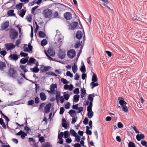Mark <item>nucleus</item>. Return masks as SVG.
I'll use <instances>...</instances> for the list:
<instances>
[{
  "label": "nucleus",
  "instance_id": "nucleus-51",
  "mask_svg": "<svg viewBox=\"0 0 147 147\" xmlns=\"http://www.w3.org/2000/svg\"><path fill=\"white\" fill-rule=\"evenodd\" d=\"M0 53L1 55L4 56L6 54L7 52L5 50H3L2 51H0Z\"/></svg>",
  "mask_w": 147,
  "mask_h": 147
},
{
  "label": "nucleus",
  "instance_id": "nucleus-50",
  "mask_svg": "<svg viewBox=\"0 0 147 147\" xmlns=\"http://www.w3.org/2000/svg\"><path fill=\"white\" fill-rule=\"evenodd\" d=\"M103 2V5L105 6H107L108 3V1L107 0H101Z\"/></svg>",
  "mask_w": 147,
  "mask_h": 147
},
{
  "label": "nucleus",
  "instance_id": "nucleus-52",
  "mask_svg": "<svg viewBox=\"0 0 147 147\" xmlns=\"http://www.w3.org/2000/svg\"><path fill=\"white\" fill-rule=\"evenodd\" d=\"M63 133L62 132H61L58 135V139H62L63 137Z\"/></svg>",
  "mask_w": 147,
  "mask_h": 147
},
{
  "label": "nucleus",
  "instance_id": "nucleus-13",
  "mask_svg": "<svg viewBox=\"0 0 147 147\" xmlns=\"http://www.w3.org/2000/svg\"><path fill=\"white\" fill-rule=\"evenodd\" d=\"M51 106V104H48L45 106L44 110L46 113H48L50 111V109Z\"/></svg>",
  "mask_w": 147,
  "mask_h": 147
},
{
  "label": "nucleus",
  "instance_id": "nucleus-14",
  "mask_svg": "<svg viewBox=\"0 0 147 147\" xmlns=\"http://www.w3.org/2000/svg\"><path fill=\"white\" fill-rule=\"evenodd\" d=\"M50 69V67H45L43 65H42L40 67V70L42 72H44Z\"/></svg>",
  "mask_w": 147,
  "mask_h": 147
},
{
  "label": "nucleus",
  "instance_id": "nucleus-53",
  "mask_svg": "<svg viewBox=\"0 0 147 147\" xmlns=\"http://www.w3.org/2000/svg\"><path fill=\"white\" fill-rule=\"evenodd\" d=\"M75 137V140L77 141V142H79L80 141V137L77 135Z\"/></svg>",
  "mask_w": 147,
  "mask_h": 147
},
{
  "label": "nucleus",
  "instance_id": "nucleus-33",
  "mask_svg": "<svg viewBox=\"0 0 147 147\" xmlns=\"http://www.w3.org/2000/svg\"><path fill=\"white\" fill-rule=\"evenodd\" d=\"M96 82H92L90 83V85L92 86V88H93L94 87L97 86L98 85V84L97 82L95 83Z\"/></svg>",
  "mask_w": 147,
  "mask_h": 147
},
{
  "label": "nucleus",
  "instance_id": "nucleus-46",
  "mask_svg": "<svg viewBox=\"0 0 147 147\" xmlns=\"http://www.w3.org/2000/svg\"><path fill=\"white\" fill-rule=\"evenodd\" d=\"M14 12V10H11L7 12V14L9 16H11L12 13Z\"/></svg>",
  "mask_w": 147,
  "mask_h": 147
},
{
  "label": "nucleus",
  "instance_id": "nucleus-19",
  "mask_svg": "<svg viewBox=\"0 0 147 147\" xmlns=\"http://www.w3.org/2000/svg\"><path fill=\"white\" fill-rule=\"evenodd\" d=\"M76 36L78 39H80L81 38L82 36V32L80 31H78L76 34Z\"/></svg>",
  "mask_w": 147,
  "mask_h": 147
},
{
  "label": "nucleus",
  "instance_id": "nucleus-43",
  "mask_svg": "<svg viewBox=\"0 0 147 147\" xmlns=\"http://www.w3.org/2000/svg\"><path fill=\"white\" fill-rule=\"evenodd\" d=\"M21 41V39H18L17 40L16 42V45H16V46L17 47H18L19 44L20 43Z\"/></svg>",
  "mask_w": 147,
  "mask_h": 147
},
{
  "label": "nucleus",
  "instance_id": "nucleus-8",
  "mask_svg": "<svg viewBox=\"0 0 147 147\" xmlns=\"http://www.w3.org/2000/svg\"><path fill=\"white\" fill-rule=\"evenodd\" d=\"M67 55L69 58H73L76 55L75 51L73 49L71 50L68 52Z\"/></svg>",
  "mask_w": 147,
  "mask_h": 147
},
{
  "label": "nucleus",
  "instance_id": "nucleus-45",
  "mask_svg": "<svg viewBox=\"0 0 147 147\" xmlns=\"http://www.w3.org/2000/svg\"><path fill=\"white\" fill-rule=\"evenodd\" d=\"M80 41H77L74 47L76 48H78L80 47Z\"/></svg>",
  "mask_w": 147,
  "mask_h": 147
},
{
  "label": "nucleus",
  "instance_id": "nucleus-23",
  "mask_svg": "<svg viewBox=\"0 0 147 147\" xmlns=\"http://www.w3.org/2000/svg\"><path fill=\"white\" fill-rule=\"evenodd\" d=\"M41 99L42 100H45L46 99V96L44 92H41L40 94Z\"/></svg>",
  "mask_w": 147,
  "mask_h": 147
},
{
  "label": "nucleus",
  "instance_id": "nucleus-31",
  "mask_svg": "<svg viewBox=\"0 0 147 147\" xmlns=\"http://www.w3.org/2000/svg\"><path fill=\"white\" fill-rule=\"evenodd\" d=\"M87 115L89 118H92L93 116V113L92 111H88L87 114Z\"/></svg>",
  "mask_w": 147,
  "mask_h": 147
},
{
  "label": "nucleus",
  "instance_id": "nucleus-38",
  "mask_svg": "<svg viewBox=\"0 0 147 147\" xmlns=\"http://www.w3.org/2000/svg\"><path fill=\"white\" fill-rule=\"evenodd\" d=\"M70 133L74 136H76L77 134V133L73 129H71Z\"/></svg>",
  "mask_w": 147,
  "mask_h": 147
},
{
  "label": "nucleus",
  "instance_id": "nucleus-40",
  "mask_svg": "<svg viewBox=\"0 0 147 147\" xmlns=\"http://www.w3.org/2000/svg\"><path fill=\"white\" fill-rule=\"evenodd\" d=\"M80 69L82 73H84L86 71V68L84 64H83V66H82L81 67Z\"/></svg>",
  "mask_w": 147,
  "mask_h": 147
},
{
  "label": "nucleus",
  "instance_id": "nucleus-6",
  "mask_svg": "<svg viewBox=\"0 0 147 147\" xmlns=\"http://www.w3.org/2000/svg\"><path fill=\"white\" fill-rule=\"evenodd\" d=\"M57 85L56 84H51L50 86V89L51 90H47V91L49 93H50L51 94H53L54 92V91L55 89V88H57Z\"/></svg>",
  "mask_w": 147,
  "mask_h": 147
},
{
  "label": "nucleus",
  "instance_id": "nucleus-59",
  "mask_svg": "<svg viewBox=\"0 0 147 147\" xmlns=\"http://www.w3.org/2000/svg\"><path fill=\"white\" fill-rule=\"evenodd\" d=\"M88 119L86 117L83 121V123L84 124L87 125L88 124Z\"/></svg>",
  "mask_w": 147,
  "mask_h": 147
},
{
  "label": "nucleus",
  "instance_id": "nucleus-20",
  "mask_svg": "<svg viewBox=\"0 0 147 147\" xmlns=\"http://www.w3.org/2000/svg\"><path fill=\"white\" fill-rule=\"evenodd\" d=\"M9 23L8 21H6L5 22L3 26H1V29L2 30L5 29L9 26Z\"/></svg>",
  "mask_w": 147,
  "mask_h": 147
},
{
  "label": "nucleus",
  "instance_id": "nucleus-56",
  "mask_svg": "<svg viewBox=\"0 0 147 147\" xmlns=\"http://www.w3.org/2000/svg\"><path fill=\"white\" fill-rule=\"evenodd\" d=\"M74 93L75 94H78L79 93V89L78 88H76L74 90Z\"/></svg>",
  "mask_w": 147,
  "mask_h": 147
},
{
  "label": "nucleus",
  "instance_id": "nucleus-60",
  "mask_svg": "<svg viewBox=\"0 0 147 147\" xmlns=\"http://www.w3.org/2000/svg\"><path fill=\"white\" fill-rule=\"evenodd\" d=\"M44 140L45 139L42 136L40 137L39 138V141H40L41 143L44 142Z\"/></svg>",
  "mask_w": 147,
  "mask_h": 147
},
{
  "label": "nucleus",
  "instance_id": "nucleus-9",
  "mask_svg": "<svg viewBox=\"0 0 147 147\" xmlns=\"http://www.w3.org/2000/svg\"><path fill=\"white\" fill-rule=\"evenodd\" d=\"M19 58L18 56L16 54H11L8 57L9 59L16 61Z\"/></svg>",
  "mask_w": 147,
  "mask_h": 147
},
{
  "label": "nucleus",
  "instance_id": "nucleus-15",
  "mask_svg": "<svg viewBox=\"0 0 147 147\" xmlns=\"http://www.w3.org/2000/svg\"><path fill=\"white\" fill-rule=\"evenodd\" d=\"M73 88V86L71 84L69 86L68 85L65 84L64 86V88L66 90H69L70 91H72Z\"/></svg>",
  "mask_w": 147,
  "mask_h": 147
},
{
  "label": "nucleus",
  "instance_id": "nucleus-4",
  "mask_svg": "<svg viewBox=\"0 0 147 147\" xmlns=\"http://www.w3.org/2000/svg\"><path fill=\"white\" fill-rule=\"evenodd\" d=\"M52 13L51 9L47 8L44 10L43 13L45 18H49L52 17Z\"/></svg>",
  "mask_w": 147,
  "mask_h": 147
},
{
  "label": "nucleus",
  "instance_id": "nucleus-26",
  "mask_svg": "<svg viewBox=\"0 0 147 147\" xmlns=\"http://www.w3.org/2000/svg\"><path fill=\"white\" fill-rule=\"evenodd\" d=\"M24 5V3H20L16 5V8L20 10L22 8Z\"/></svg>",
  "mask_w": 147,
  "mask_h": 147
},
{
  "label": "nucleus",
  "instance_id": "nucleus-2",
  "mask_svg": "<svg viewBox=\"0 0 147 147\" xmlns=\"http://www.w3.org/2000/svg\"><path fill=\"white\" fill-rule=\"evenodd\" d=\"M45 53L46 56L50 59H53L50 57V56L54 57L55 55V51L53 50V48L52 47H49L48 48L47 52L45 50Z\"/></svg>",
  "mask_w": 147,
  "mask_h": 147
},
{
  "label": "nucleus",
  "instance_id": "nucleus-41",
  "mask_svg": "<svg viewBox=\"0 0 147 147\" xmlns=\"http://www.w3.org/2000/svg\"><path fill=\"white\" fill-rule=\"evenodd\" d=\"M20 55L21 57H28V54L21 51L20 53Z\"/></svg>",
  "mask_w": 147,
  "mask_h": 147
},
{
  "label": "nucleus",
  "instance_id": "nucleus-39",
  "mask_svg": "<svg viewBox=\"0 0 147 147\" xmlns=\"http://www.w3.org/2000/svg\"><path fill=\"white\" fill-rule=\"evenodd\" d=\"M23 79L22 77L21 78L19 79H17V80L18 82V83L20 85H22L23 84Z\"/></svg>",
  "mask_w": 147,
  "mask_h": 147
},
{
  "label": "nucleus",
  "instance_id": "nucleus-7",
  "mask_svg": "<svg viewBox=\"0 0 147 147\" xmlns=\"http://www.w3.org/2000/svg\"><path fill=\"white\" fill-rule=\"evenodd\" d=\"M16 45L10 43L5 44V47L7 51L11 50L15 48Z\"/></svg>",
  "mask_w": 147,
  "mask_h": 147
},
{
  "label": "nucleus",
  "instance_id": "nucleus-28",
  "mask_svg": "<svg viewBox=\"0 0 147 147\" xmlns=\"http://www.w3.org/2000/svg\"><path fill=\"white\" fill-rule=\"evenodd\" d=\"M47 41L46 39H44L42 40L40 43V45L42 46H44L47 44Z\"/></svg>",
  "mask_w": 147,
  "mask_h": 147
},
{
  "label": "nucleus",
  "instance_id": "nucleus-1",
  "mask_svg": "<svg viewBox=\"0 0 147 147\" xmlns=\"http://www.w3.org/2000/svg\"><path fill=\"white\" fill-rule=\"evenodd\" d=\"M118 100H119V104L122 108V110L125 113L127 112L128 111V108L126 105L127 103L124 99L122 97H119L118 98Z\"/></svg>",
  "mask_w": 147,
  "mask_h": 147
},
{
  "label": "nucleus",
  "instance_id": "nucleus-18",
  "mask_svg": "<svg viewBox=\"0 0 147 147\" xmlns=\"http://www.w3.org/2000/svg\"><path fill=\"white\" fill-rule=\"evenodd\" d=\"M28 58V57H27L26 58L24 57L22 58L20 61V63L22 64H25L26 63H27Z\"/></svg>",
  "mask_w": 147,
  "mask_h": 147
},
{
  "label": "nucleus",
  "instance_id": "nucleus-44",
  "mask_svg": "<svg viewBox=\"0 0 147 147\" xmlns=\"http://www.w3.org/2000/svg\"><path fill=\"white\" fill-rule=\"evenodd\" d=\"M129 147H135L136 146L134 143L133 142H130L128 144Z\"/></svg>",
  "mask_w": 147,
  "mask_h": 147
},
{
  "label": "nucleus",
  "instance_id": "nucleus-57",
  "mask_svg": "<svg viewBox=\"0 0 147 147\" xmlns=\"http://www.w3.org/2000/svg\"><path fill=\"white\" fill-rule=\"evenodd\" d=\"M88 99L90 101H93V98L92 97V95L91 94H89L88 96Z\"/></svg>",
  "mask_w": 147,
  "mask_h": 147
},
{
  "label": "nucleus",
  "instance_id": "nucleus-49",
  "mask_svg": "<svg viewBox=\"0 0 147 147\" xmlns=\"http://www.w3.org/2000/svg\"><path fill=\"white\" fill-rule=\"evenodd\" d=\"M66 74L67 76H69L71 78H72L73 77V74L69 71H67L66 72Z\"/></svg>",
  "mask_w": 147,
  "mask_h": 147
},
{
  "label": "nucleus",
  "instance_id": "nucleus-30",
  "mask_svg": "<svg viewBox=\"0 0 147 147\" xmlns=\"http://www.w3.org/2000/svg\"><path fill=\"white\" fill-rule=\"evenodd\" d=\"M30 69L32 72L37 73V62L35 63V67L33 68H31Z\"/></svg>",
  "mask_w": 147,
  "mask_h": 147
},
{
  "label": "nucleus",
  "instance_id": "nucleus-34",
  "mask_svg": "<svg viewBox=\"0 0 147 147\" xmlns=\"http://www.w3.org/2000/svg\"><path fill=\"white\" fill-rule=\"evenodd\" d=\"M61 82L65 84H67L69 82V81H67L66 79L63 78L61 79Z\"/></svg>",
  "mask_w": 147,
  "mask_h": 147
},
{
  "label": "nucleus",
  "instance_id": "nucleus-32",
  "mask_svg": "<svg viewBox=\"0 0 147 147\" xmlns=\"http://www.w3.org/2000/svg\"><path fill=\"white\" fill-rule=\"evenodd\" d=\"M20 132H22L20 136L21 138L22 139H23L25 138V136H27V134L22 130H21Z\"/></svg>",
  "mask_w": 147,
  "mask_h": 147
},
{
  "label": "nucleus",
  "instance_id": "nucleus-55",
  "mask_svg": "<svg viewBox=\"0 0 147 147\" xmlns=\"http://www.w3.org/2000/svg\"><path fill=\"white\" fill-rule=\"evenodd\" d=\"M24 129L26 131V134L28 133L29 130H31V129L29 127L27 126H25L24 127Z\"/></svg>",
  "mask_w": 147,
  "mask_h": 147
},
{
  "label": "nucleus",
  "instance_id": "nucleus-58",
  "mask_svg": "<svg viewBox=\"0 0 147 147\" xmlns=\"http://www.w3.org/2000/svg\"><path fill=\"white\" fill-rule=\"evenodd\" d=\"M36 9H37V6H35L34 7H33L31 11V13L32 14H34V11H35V10Z\"/></svg>",
  "mask_w": 147,
  "mask_h": 147
},
{
  "label": "nucleus",
  "instance_id": "nucleus-10",
  "mask_svg": "<svg viewBox=\"0 0 147 147\" xmlns=\"http://www.w3.org/2000/svg\"><path fill=\"white\" fill-rule=\"evenodd\" d=\"M78 25V23L77 22H73L69 25V28L71 30H74L76 28Z\"/></svg>",
  "mask_w": 147,
  "mask_h": 147
},
{
  "label": "nucleus",
  "instance_id": "nucleus-17",
  "mask_svg": "<svg viewBox=\"0 0 147 147\" xmlns=\"http://www.w3.org/2000/svg\"><path fill=\"white\" fill-rule=\"evenodd\" d=\"M26 13V10L22 9L18 12V14L19 16L22 18H23Z\"/></svg>",
  "mask_w": 147,
  "mask_h": 147
},
{
  "label": "nucleus",
  "instance_id": "nucleus-54",
  "mask_svg": "<svg viewBox=\"0 0 147 147\" xmlns=\"http://www.w3.org/2000/svg\"><path fill=\"white\" fill-rule=\"evenodd\" d=\"M64 109L63 107H62L60 108L59 114L60 115L63 114L64 112Z\"/></svg>",
  "mask_w": 147,
  "mask_h": 147
},
{
  "label": "nucleus",
  "instance_id": "nucleus-35",
  "mask_svg": "<svg viewBox=\"0 0 147 147\" xmlns=\"http://www.w3.org/2000/svg\"><path fill=\"white\" fill-rule=\"evenodd\" d=\"M72 69L73 73L75 74L78 70L77 66L76 65H74L72 67Z\"/></svg>",
  "mask_w": 147,
  "mask_h": 147
},
{
  "label": "nucleus",
  "instance_id": "nucleus-29",
  "mask_svg": "<svg viewBox=\"0 0 147 147\" xmlns=\"http://www.w3.org/2000/svg\"><path fill=\"white\" fill-rule=\"evenodd\" d=\"M92 82H97L98 81L97 76L95 74H94L92 76Z\"/></svg>",
  "mask_w": 147,
  "mask_h": 147
},
{
  "label": "nucleus",
  "instance_id": "nucleus-11",
  "mask_svg": "<svg viewBox=\"0 0 147 147\" xmlns=\"http://www.w3.org/2000/svg\"><path fill=\"white\" fill-rule=\"evenodd\" d=\"M65 18L67 20H70L72 18V14L70 12L65 13L64 14Z\"/></svg>",
  "mask_w": 147,
  "mask_h": 147
},
{
  "label": "nucleus",
  "instance_id": "nucleus-36",
  "mask_svg": "<svg viewBox=\"0 0 147 147\" xmlns=\"http://www.w3.org/2000/svg\"><path fill=\"white\" fill-rule=\"evenodd\" d=\"M51 146L50 143L47 142L44 144H42L40 147H50Z\"/></svg>",
  "mask_w": 147,
  "mask_h": 147
},
{
  "label": "nucleus",
  "instance_id": "nucleus-61",
  "mask_svg": "<svg viewBox=\"0 0 147 147\" xmlns=\"http://www.w3.org/2000/svg\"><path fill=\"white\" fill-rule=\"evenodd\" d=\"M74 77V80H78L80 78V76L78 75V73H76L75 74Z\"/></svg>",
  "mask_w": 147,
  "mask_h": 147
},
{
  "label": "nucleus",
  "instance_id": "nucleus-12",
  "mask_svg": "<svg viewBox=\"0 0 147 147\" xmlns=\"http://www.w3.org/2000/svg\"><path fill=\"white\" fill-rule=\"evenodd\" d=\"M35 61V59L34 58L31 57L30 58L29 60L28 61L27 65H31L32 64H34Z\"/></svg>",
  "mask_w": 147,
  "mask_h": 147
},
{
  "label": "nucleus",
  "instance_id": "nucleus-27",
  "mask_svg": "<svg viewBox=\"0 0 147 147\" xmlns=\"http://www.w3.org/2000/svg\"><path fill=\"white\" fill-rule=\"evenodd\" d=\"M80 96L78 95H75L74 96V102H77L79 100Z\"/></svg>",
  "mask_w": 147,
  "mask_h": 147
},
{
  "label": "nucleus",
  "instance_id": "nucleus-22",
  "mask_svg": "<svg viewBox=\"0 0 147 147\" xmlns=\"http://www.w3.org/2000/svg\"><path fill=\"white\" fill-rule=\"evenodd\" d=\"M6 67L5 63L4 62L0 61V70L3 71L4 68Z\"/></svg>",
  "mask_w": 147,
  "mask_h": 147
},
{
  "label": "nucleus",
  "instance_id": "nucleus-5",
  "mask_svg": "<svg viewBox=\"0 0 147 147\" xmlns=\"http://www.w3.org/2000/svg\"><path fill=\"white\" fill-rule=\"evenodd\" d=\"M8 74L9 76L13 78H15L18 76L17 71L13 67L10 68L8 70Z\"/></svg>",
  "mask_w": 147,
  "mask_h": 147
},
{
  "label": "nucleus",
  "instance_id": "nucleus-3",
  "mask_svg": "<svg viewBox=\"0 0 147 147\" xmlns=\"http://www.w3.org/2000/svg\"><path fill=\"white\" fill-rule=\"evenodd\" d=\"M18 35V32L14 28H11L9 32V37L12 40H15Z\"/></svg>",
  "mask_w": 147,
  "mask_h": 147
},
{
  "label": "nucleus",
  "instance_id": "nucleus-47",
  "mask_svg": "<svg viewBox=\"0 0 147 147\" xmlns=\"http://www.w3.org/2000/svg\"><path fill=\"white\" fill-rule=\"evenodd\" d=\"M34 100H31L28 101L27 104L28 105H32L34 104Z\"/></svg>",
  "mask_w": 147,
  "mask_h": 147
},
{
  "label": "nucleus",
  "instance_id": "nucleus-62",
  "mask_svg": "<svg viewBox=\"0 0 147 147\" xmlns=\"http://www.w3.org/2000/svg\"><path fill=\"white\" fill-rule=\"evenodd\" d=\"M64 97L66 100H68L69 97V95L68 94H64Z\"/></svg>",
  "mask_w": 147,
  "mask_h": 147
},
{
  "label": "nucleus",
  "instance_id": "nucleus-63",
  "mask_svg": "<svg viewBox=\"0 0 147 147\" xmlns=\"http://www.w3.org/2000/svg\"><path fill=\"white\" fill-rule=\"evenodd\" d=\"M117 126L119 128H121L123 127V125L121 122H118L117 123Z\"/></svg>",
  "mask_w": 147,
  "mask_h": 147
},
{
  "label": "nucleus",
  "instance_id": "nucleus-42",
  "mask_svg": "<svg viewBox=\"0 0 147 147\" xmlns=\"http://www.w3.org/2000/svg\"><path fill=\"white\" fill-rule=\"evenodd\" d=\"M31 48H29L28 47H26L24 48L23 51L24 52H30L32 51Z\"/></svg>",
  "mask_w": 147,
  "mask_h": 147
},
{
  "label": "nucleus",
  "instance_id": "nucleus-16",
  "mask_svg": "<svg viewBox=\"0 0 147 147\" xmlns=\"http://www.w3.org/2000/svg\"><path fill=\"white\" fill-rule=\"evenodd\" d=\"M28 142H33V147H37V143H36V140L34 139L31 138H29Z\"/></svg>",
  "mask_w": 147,
  "mask_h": 147
},
{
  "label": "nucleus",
  "instance_id": "nucleus-21",
  "mask_svg": "<svg viewBox=\"0 0 147 147\" xmlns=\"http://www.w3.org/2000/svg\"><path fill=\"white\" fill-rule=\"evenodd\" d=\"M145 136L143 134H141L140 135H138L136 136V138L138 141H139L141 139L144 138Z\"/></svg>",
  "mask_w": 147,
  "mask_h": 147
},
{
  "label": "nucleus",
  "instance_id": "nucleus-25",
  "mask_svg": "<svg viewBox=\"0 0 147 147\" xmlns=\"http://www.w3.org/2000/svg\"><path fill=\"white\" fill-rule=\"evenodd\" d=\"M38 36L40 37L44 38L46 36L45 33L42 31H39L38 32Z\"/></svg>",
  "mask_w": 147,
  "mask_h": 147
},
{
  "label": "nucleus",
  "instance_id": "nucleus-48",
  "mask_svg": "<svg viewBox=\"0 0 147 147\" xmlns=\"http://www.w3.org/2000/svg\"><path fill=\"white\" fill-rule=\"evenodd\" d=\"M69 132L68 131H65L64 133V138H67L68 137Z\"/></svg>",
  "mask_w": 147,
  "mask_h": 147
},
{
  "label": "nucleus",
  "instance_id": "nucleus-24",
  "mask_svg": "<svg viewBox=\"0 0 147 147\" xmlns=\"http://www.w3.org/2000/svg\"><path fill=\"white\" fill-rule=\"evenodd\" d=\"M26 65H20V67L23 71L24 73L28 71L26 68Z\"/></svg>",
  "mask_w": 147,
  "mask_h": 147
},
{
  "label": "nucleus",
  "instance_id": "nucleus-37",
  "mask_svg": "<svg viewBox=\"0 0 147 147\" xmlns=\"http://www.w3.org/2000/svg\"><path fill=\"white\" fill-rule=\"evenodd\" d=\"M58 43H57V44H58V45L59 47H61L62 44V42L61 40V39L60 38H59L58 40V41L57 42Z\"/></svg>",
  "mask_w": 147,
  "mask_h": 147
},
{
  "label": "nucleus",
  "instance_id": "nucleus-64",
  "mask_svg": "<svg viewBox=\"0 0 147 147\" xmlns=\"http://www.w3.org/2000/svg\"><path fill=\"white\" fill-rule=\"evenodd\" d=\"M26 19H27L28 21L29 22H31L32 19V17H31L30 16H29V17L27 16L26 17Z\"/></svg>",
  "mask_w": 147,
  "mask_h": 147
}]
</instances>
